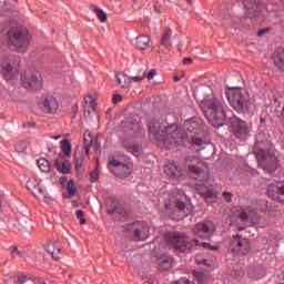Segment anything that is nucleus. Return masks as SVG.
<instances>
[{
	"label": "nucleus",
	"mask_w": 284,
	"mask_h": 284,
	"mask_svg": "<svg viewBox=\"0 0 284 284\" xmlns=\"http://www.w3.org/2000/svg\"><path fill=\"white\" fill-rule=\"evenodd\" d=\"M232 126L236 139H240L241 141H245V139H247V134H250V125H247L246 121L234 116L232 120Z\"/></svg>",
	"instance_id": "nucleus-9"
},
{
	"label": "nucleus",
	"mask_w": 284,
	"mask_h": 284,
	"mask_svg": "<svg viewBox=\"0 0 284 284\" xmlns=\"http://www.w3.org/2000/svg\"><path fill=\"white\" fill-rule=\"evenodd\" d=\"M13 230L14 232H23V230H26V221H17L13 224Z\"/></svg>",
	"instance_id": "nucleus-37"
},
{
	"label": "nucleus",
	"mask_w": 284,
	"mask_h": 284,
	"mask_svg": "<svg viewBox=\"0 0 284 284\" xmlns=\"http://www.w3.org/2000/svg\"><path fill=\"white\" fill-rule=\"evenodd\" d=\"M245 10L248 12H260L261 7L258 6V0H245Z\"/></svg>",
	"instance_id": "nucleus-24"
},
{
	"label": "nucleus",
	"mask_w": 284,
	"mask_h": 284,
	"mask_svg": "<svg viewBox=\"0 0 284 284\" xmlns=\"http://www.w3.org/2000/svg\"><path fill=\"white\" fill-rule=\"evenodd\" d=\"M133 230V236L135 241H148L150 237V230L143 223H134Z\"/></svg>",
	"instance_id": "nucleus-15"
},
{
	"label": "nucleus",
	"mask_w": 284,
	"mask_h": 284,
	"mask_svg": "<svg viewBox=\"0 0 284 284\" xmlns=\"http://www.w3.org/2000/svg\"><path fill=\"white\" fill-rule=\"evenodd\" d=\"M11 256H13V257L21 256V252H19V247L13 246L11 248Z\"/></svg>",
	"instance_id": "nucleus-48"
},
{
	"label": "nucleus",
	"mask_w": 284,
	"mask_h": 284,
	"mask_svg": "<svg viewBox=\"0 0 284 284\" xmlns=\"http://www.w3.org/2000/svg\"><path fill=\"white\" fill-rule=\"evenodd\" d=\"M143 79H145V71H143L140 75L132 77L131 81H134V83H141Z\"/></svg>",
	"instance_id": "nucleus-42"
},
{
	"label": "nucleus",
	"mask_w": 284,
	"mask_h": 284,
	"mask_svg": "<svg viewBox=\"0 0 284 284\" xmlns=\"http://www.w3.org/2000/svg\"><path fill=\"white\" fill-rule=\"evenodd\" d=\"M17 152H26L28 150V142H19L16 144Z\"/></svg>",
	"instance_id": "nucleus-41"
},
{
	"label": "nucleus",
	"mask_w": 284,
	"mask_h": 284,
	"mask_svg": "<svg viewBox=\"0 0 284 284\" xmlns=\"http://www.w3.org/2000/svg\"><path fill=\"white\" fill-rule=\"evenodd\" d=\"M19 63H21V59L19 58H17L13 63L12 62L2 63V74L8 83H10V81H14V79L19 77Z\"/></svg>",
	"instance_id": "nucleus-8"
},
{
	"label": "nucleus",
	"mask_w": 284,
	"mask_h": 284,
	"mask_svg": "<svg viewBox=\"0 0 284 284\" xmlns=\"http://www.w3.org/2000/svg\"><path fill=\"white\" fill-rule=\"evenodd\" d=\"M204 112V116L213 128H223L225 125V112L223 111V102L214 95H206L200 103Z\"/></svg>",
	"instance_id": "nucleus-2"
},
{
	"label": "nucleus",
	"mask_w": 284,
	"mask_h": 284,
	"mask_svg": "<svg viewBox=\"0 0 284 284\" xmlns=\"http://www.w3.org/2000/svg\"><path fill=\"white\" fill-rule=\"evenodd\" d=\"M256 159L258 162V166L266 172L273 170L274 162L276 161V158H274V155L265 151H256Z\"/></svg>",
	"instance_id": "nucleus-11"
},
{
	"label": "nucleus",
	"mask_w": 284,
	"mask_h": 284,
	"mask_svg": "<svg viewBox=\"0 0 284 284\" xmlns=\"http://www.w3.org/2000/svg\"><path fill=\"white\" fill-rule=\"evenodd\" d=\"M109 168L114 174L123 169L130 172V170H132V163L125 162L123 158H109Z\"/></svg>",
	"instance_id": "nucleus-14"
},
{
	"label": "nucleus",
	"mask_w": 284,
	"mask_h": 284,
	"mask_svg": "<svg viewBox=\"0 0 284 284\" xmlns=\"http://www.w3.org/2000/svg\"><path fill=\"white\" fill-rule=\"evenodd\" d=\"M129 174H132V164L130 172H128L126 169H119V171H116L115 173V176H119L120 179H125V176H129Z\"/></svg>",
	"instance_id": "nucleus-38"
},
{
	"label": "nucleus",
	"mask_w": 284,
	"mask_h": 284,
	"mask_svg": "<svg viewBox=\"0 0 284 284\" xmlns=\"http://www.w3.org/2000/svg\"><path fill=\"white\" fill-rule=\"evenodd\" d=\"M264 204L267 206V202H264Z\"/></svg>",
	"instance_id": "nucleus-62"
},
{
	"label": "nucleus",
	"mask_w": 284,
	"mask_h": 284,
	"mask_svg": "<svg viewBox=\"0 0 284 284\" xmlns=\"http://www.w3.org/2000/svg\"><path fill=\"white\" fill-rule=\"evenodd\" d=\"M55 166L61 174H70V170H72V164L68 160L62 162V164L55 163Z\"/></svg>",
	"instance_id": "nucleus-30"
},
{
	"label": "nucleus",
	"mask_w": 284,
	"mask_h": 284,
	"mask_svg": "<svg viewBox=\"0 0 284 284\" xmlns=\"http://www.w3.org/2000/svg\"><path fill=\"white\" fill-rule=\"evenodd\" d=\"M159 270L165 272L172 270V257L170 255H162L158 257Z\"/></svg>",
	"instance_id": "nucleus-17"
},
{
	"label": "nucleus",
	"mask_w": 284,
	"mask_h": 284,
	"mask_svg": "<svg viewBox=\"0 0 284 284\" xmlns=\"http://www.w3.org/2000/svg\"><path fill=\"white\" fill-rule=\"evenodd\" d=\"M92 143H94V138L92 136V132L85 131L84 132V148L87 154H90V148H92Z\"/></svg>",
	"instance_id": "nucleus-28"
},
{
	"label": "nucleus",
	"mask_w": 284,
	"mask_h": 284,
	"mask_svg": "<svg viewBox=\"0 0 284 284\" xmlns=\"http://www.w3.org/2000/svg\"><path fill=\"white\" fill-rule=\"evenodd\" d=\"M185 165L189 168L190 172L193 174H196L197 176H201V174H205L206 179L203 183H197L195 185L197 192L203 196L204 199H212L216 196L214 191L210 189V174L207 171V164L205 162L201 161L197 156H189L185 160Z\"/></svg>",
	"instance_id": "nucleus-3"
},
{
	"label": "nucleus",
	"mask_w": 284,
	"mask_h": 284,
	"mask_svg": "<svg viewBox=\"0 0 284 284\" xmlns=\"http://www.w3.org/2000/svg\"><path fill=\"white\" fill-rule=\"evenodd\" d=\"M187 1V3H192V0H186Z\"/></svg>",
	"instance_id": "nucleus-60"
},
{
	"label": "nucleus",
	"mask_w": 284,
	"mask_h": 284,
	"mask_svg": "<svg viewBox=\"0 0 284 284\" xmlns=\"http://www.w3.org/2000/svg\"><path fill=\"white\" fill-rule=\"evenodd\" d=\"M173 80L176 82V81H181V78L180 77H174Z\"/></svg>",
	"instance_id": "nucleus-58"
},
{
	"label": "nucleus",
	"mask_w": 284,
	"mask_h": 284,
	"mask_svg": "<svg viewBox=\"0 0 284 284\" xmlns=\"http://www.w3.org/2000/svg\"><path fill=\"white\" fill-rule=\"evenodd\" d=\"M97 163H98L97 170H94L90 173L91 183H95V181H99V171H98L99 170V160H97Z\"/></svg>",
	"instance_id": "nucleus-39"
},
{
	"label": "nucleus",
	"mask_w": 284,
	"mask_h": 284,
	"mask_svg": "<svg viewBox=\"0 0 284 284\" xmlns=\"http://www.w3.org/2000/svg\"><path fill=\"white\" fill-rule=\"evenodd\" d=\"M32 194L36 199H39V201H48V191H45L44 187H38L36 191H32Z\"/></svg>",
	"instance_id": "nucleus-32"
},
{
	"label": "nucleus",
	"mask_w": 284,
	"mask_h": 284,
	"mask_svg": "<svg viewBox=\"0 0 284 284\" xmlns=\"http://www.w3.org/2000/svg\"><path fill=\"white\" fill-rule=\"evenodd\" d=\"M215 230L216 227L212 221H204L194 226L193 233L200 239H210V235L214 234Z\"/></svg>",
	"instance_id": "nucleus-10"
},
{
	"label": "nucleus",
	"mask_w": 284,
	"mask_h": 284,
	"mask_svg": "<svg viewBox=\"0 0 284 284\" xmlns=\"http://www.w3.org/2000/svg\"><path fill=\"white\" fill-rule=\"evenodd\" d=\"M176 206L180 210V212H182V219H185V216H187V213L190 212V209L181 200H176Z\"/></svg>",
	"instance_id": "nucleus-34"
},
{
	"label": "nucleus",
	"mask_w": 284,
	"mask_h": 284,
	"mask_svg": "<svg viewBox=\"0 0 284 284\" xmlns=\"http://www.w3.org/2000/svg\"><path fill=\"white\" fill-rule=\"evenodd\" d=\"M24 283H28V275L26 274L18 275V284H24Z\"/></svg>",
	"instance_id": "nucleus-45"
},
{
	"label": "nucleus",
	"mask_w": 284,
	"mask_h": 284,
	"mask_svg": "<svg viewBox=\"0 0 284 284\" xmlns=\"http://www.w3.org/2000/svg\"><path fill=\"white\" fill-rule=\"evenodd\" d=\"M67 190L69 192L70 199L77 194V187H74V181L70 180L67 184Z\"/></svg>",
	"instance_id": "nucleus-36"
},
{
	"label": "nucleus",
	"mask_w": 284,
	"mask_h": 284,
	"mask_svg": "<svg viewBox=\"0 0 284 284\" xmlns=\"http://www.w3.org/2000/svg\"><path fill=\"white\" fill-rule=\"evenodd\" d=\"M75 214H77V216H78V219H79V221H80V224H81V225H85L87 221L83 219V211L78 210V211L75 212Z\"/></svg>",
	"instance_id": "nucleus-43"
},
{
	"label": "nucleus",
	"mask_w": 284,
	"mask_h": 284,
	"mask_svg": "<svg viewBox=\"0 0 284 284\" xmlns=\"http://www.w3.org/2000/svg\"><path fill=\"white\" fill-rule=\"evenodd\" d=\"M118 83L120 88H130L131 85V78L123 74V73H118L116 75Z\"/></svg>",
	"instance_id": "nucleus-27"
},
{
	"label": "nucleus",
	"mask_w": 284,
	"mask_h": 284,
	"mask_svg": "<svg viewBox=\"0 0 284 284\" xmlns=\"http://www.w3.org/2000/svg\"><path fill=\"white\" fill-rule=\"evenodd\" d=\"M151 41L150 36H139L135 38V48H138V50H148Z\"/></svg>",
	"instance_id": "nucleus-18"
},
{
	"label": "nucleus",
	"mask_w": 284,
	"mask_h": 284,
	"mask_svg": "<svg viewBox=\"0 0 284 284\" xmlns=\"http://www.w3.org/2000/svg\"><path fill=\"white\" fill-rule=\"evenodd\" d=\"M193 276H194V278H195L199 283H201V281H203V274H202L201 272H195V273L193 274Z\"/></svg>",
	"instance_id": "nucleus-50"
},
{
	"label": "nucleus",
	"mask_w": 284,
	"mask_h": 284,
	"mask_svg": "<svg viewBox=\"0 0 284 284\" xmlns=\"http://www.w3.org/2000/svg\"><path fill=\"white\" fill-rule=\"evenodd\" d=\"M74 163H75L77 170H81V165H83V159L75 155L74 156Z\"/></svg>",
	"instance_id": "nucleus-44"
},
{
	"label": "nucleus",
	"mask_w": 284,
	"mask_h": 284,
	"mask_svg": "<svg viewBox=\"0 0 284 284\" xmlns=\"http://www.w3.org/2000/svg\"><path fill=\"white\" fill-rule=\"evenodd\" d=\"M240 219L242 221H251L254 225H258L260 227H265L268 223L258 212L250 209H240Z\"/></svg>",
	"instance_id": "nucleus-7"
},
{
	"label": "nucleus",
	"mask_w": 284,
	"mask_h": 284,
	"mask_svg": "<svg viewBox=\"0 0 284 284\" xmlns=\"http://www.w3.org/2000/svg\"><path fill=\"white\" fill-rule=\"evenodd\" d=\"M121 101H123V97H121V94H115L113 97V103H121Z\"/></svg>",
	"instance_id": "nucleus-51"
},
{
	"label": "nucleus",
	"mask_w": 284,
	"mask_h": 284,
	"mask_svg": "<svg viewBox=\"0 0 284 284\" xmlns=\"http://www.w3.org/2000/svg\"><path fill=\"white\" fill-rule=\"evenodd\" d=\"M61 150L64 156H70L72 154V143H70V140L64 139L61 141Z\"/></svg>",
	"instance_id": "nucleus-29"
},
{
	"label": "nucleus",
	"mask_w": 284,
	"mask_h": 284,
	"mask_svg": "<svg viewBox=\"0 0 284 284\" xmlns=\"http://www.w3.org/2000/svg\"><path fill=\"white\" fill-rule=\"evenodd\" d=\"M85 110H94L97 108V94H88L84 98Z\"/></svg>",
	"instance_id": "nucleus-26"
},
{
	"label": "nucleus",
	"mask_w": 284,
	"mask_h": 284,
	"mask_svg": "<svg viewBox=\"0 0 284 284\" xmlns=\"http://www.w3.org/2000/svg\"><path fill=\"white\" fill-rule=\"evenodd\" d=\"M156 75V69H152L148 74L145 73V77L149 81H152Z\"/></svg>",
	"instance_id": "nucleus-46"
},
{
	"label": "nucleus",
	"mask_w": 284,
	"mask_h": 284,
	"mask_svg": "<svg viewBox=\"0 0 284 284\" xmlns=\"http://www.w3.org/2000/svg\"><path fill=\"white\" fill-rule=\"evenodd\" d=\"M165 205H166V209L169 210L170 209V204L166 203Z\"/></svg>",
	"instance_id": "nucleus-59"
},
{
	"label": "nucleus",
	"mask_w": 284,
	"mask_h": 284,
	"mask_svg": "<svg viewBox=\"0 0 284 284\" xmlns=\"http://www.w3.org/2000/svg\"><path fill=\"white\" fill-rule=\"evenodd\" d=\"M174 196H183V192L179 189H175L172 193V199H174Z\"/></svg>",
	"instance_id": "nucleus-52"
},
{
	"label": "nucleus",
	"mask_w": 284,
	"mask_h": 284,
	"mask_svg": "<svg viewBox=\"0 0 284 284\" xmlns=\"http://www.w3.org/2000/svg\"><path fill=\"white\" fill-rule=\"evenodd\" d=\"M38 168L41 172H44L45 174L52 172V164H50V161H48L45 158H41L38 160Z\"/></svg>",
	"instance_id": "nucleus-23"
},
{
	"label": "nucleus",
	"mask_w": 284,
	"mask_h": 284,
	"mask_svg": "<svg viewBox=\"0 0 284 284\" xmlns=\"http://www.w3.org/2000/svg\"><path fill=\"white\" fill-rule=\"evenodd\" d=\"M91 12H93V14L97 16V18L99 19V21H101V23H105V21H108V14H105L102 9H100L97 6H91L90 7Z\"/></svg>",
	"instance_id": "nucleus-25"
},
{
	"label": "nucleus",
	"mask_w": 284,
	"mask_h": 284,
	"mask_svg": "<svg viewBox=\"0 0 284 284\" xmlns=\"http://www.w3.org/2000/svg\"><path fill=\"white\" fill-rule=\"evenodd\" d=\"M52 139H54V141H59V139H61V135H54L52 136Z\"/></svg>",
	"instance_id": "nucleus-56"
},
{
	"label": "nucleus",
	"mask_w": 284,
	"mask_h": 284,
	"mask_svg": "<svg viewBox=\"0 0 284 284\" xmlns=\"http://www.w3.org/2000/svg\"><path fill=\"white\" fill-rule=\"evenodd\" d=\"M169 245L175 247L178 252H182L184 254H190L194 250V247H205L207 250H213L216 252L219 246H212L211 243L200 242L199 240H190L187 235L180 233H172L168 236Z\"/></svg>",
	"instance_id": "nucleus-4"
},
{
	"label": "nucleus",
	"mask_w": 284,
	"mask_h": 284,
	"mask_svg": "<svg viewBox=\"0 0 284 284\" xmlns=\"http://www.w3.org/2000/svg\"><path fill=\"white\" fill-rule=\"evenodd\" d=\"M191 143H192V146L194 148V150L196 152H201V150H203V148H205V142L201 139V138H193L191 135Z\"/></svg>",
	"instance_id": "nucleus-31"
},
{
	"label": "nucleus",
	"mask_w": 284,
	"mask_h": 284,
	"mask_svg": "<svg viewBox=\"0 0 284 284\" xmlns=\"http://www.w3.org/2000/svg\"><path fill=\"white\" fill-rule=\"evenodd\" d=\"M22 83L24 88H29V90H39L43 88V78H41L39 73H29L22 77Z\"/></svg>",
	"instance_id": "nucleus-12"
},
{
	"label": "nucleus",
	"mask_w": 284,
	"mask_h": 284,
	"mask_svg": "<svg viewBox=\"0 0 284 284\" xmlns=\"http://www.w3.org/2000/svg\"><path fill=\"white\" fill-rule=\"evenodd\" d=\"M122 128H124V132L129 134V136H136V130L139 128V124L135 122H122Z\"/></svg>",
	"instance_id": "nucleus-22"
},
{
	"label": "nucleus",
	"mask_w": 284,
	"mask_h": 284,
	"mask_svg": "<svg viewBox=\"0 0 284 284\" xmlns=\"http://www.w3.org/2000/svg\"><path fill=\"white\" fill-rule=\"evenodd\" d=\"M274 63L280 70H284V49H278L273 54Z\"/></svg>",
	"instance_id": "nucleus-21"
},
{
	"label": "nucleus",
	"mask_w": 284,
	"mask_h": 284,
	"mask_svg": "<svg viewBox=\"0 0 284 284\" xmlns=\"http://www.w3.org/2000/svg\"><path fill=\"white\" fill-rule=\"evenodd\" d=\"M41 185V180H38L36 178L31 179L27 183V187L30 190V187H39Z\"/></svg>",
	"instance_id": "nucleus-40"
},
{
	"label": "nucleus",
	"mask_w": 284,
	"mask_h": 284,
	"mask_svg": "<svg viewBox=\"0 0 284 284\" xmlns=\"http://www.w3.org/2000/svg\"><path fill=\"white\" fill-rule=\"evenodd\" d=\"M192 62H193L192 58H185L183 60L184 65H191Z\"/></svg>",
	"instance_id": "nucleus-54"
},
{
	"label": "nucleus",
	"mask_w": 284,
	"mask_h": 284,
	"mask_svg": "<svg viewBox=\"0 0 284 284\" xmlns=\"http://www.w3.org/2000/svg\"><path fill=\"white\" fill-rule=\"evenodd\" d=\"M8 37L10 45H13L17 50H21V48H26V45L30 43L28 31L19 27L11 28L8 32Z\"/></svg>",
	"instance_id": "nucleus-6"
},
{
	"label": "nucleus",
	"mask_w": 284,
	"mask_h": 284,
	"mask_svg": "<svg viewBox=\"0 0 284 284\" xmlns=\"http://www.w3.org/2000/svg\"><path fill=\"white\" fill-rule=\"evenodd\" d=\"M234 250L235 252H237V254H242V256H245V254L250 253V241L246 239L240 240Z\"/></svg>",
	"instance_id": "nucleus-19"
},
{
	"label": "nucleus",
	"mask_w": 284,
	"mask_h": 284,
	"mask_svg": "<svg viewBox=\"0 0 284 284\" xmlns=\"http://www.w3.org/2000/svg\"><path fill=\"white\" fill-rule=\"evenodd\" d=\"M164 172L170 179H178V176H181V171L174 162H169L166 165H164Z\"/></svg>",
	"instance_id": "nucleus-16"
},
{
	"label": "nucleus",
	"mask_w": 284,
	"mask_h": 284,
	"mask_svg": "<svg viewBox=\"0 0 284 284\" xmlns=\"http://www.w3.org/2000/svg\"><path fill=\"white\" fill-rule=\"evenodd\" d=\"M196 263L201 264L202 262H199V258H196Z\"/></svg>",
	"instance_id": "nucleus-61"
},
{
	"label": "nucleus",
	"mask_w": 284,
	"mask_h": 284,
	"mask_svg": "<svg viewBox=\"0 0 284 284\" xmlns=\"http://www.w3.org/2000/svg\"><path fill=\"white\" fill-rule=\"evenodd\" d=\"M175 284H194V282L187 280L186 277H182L175 282Z\"/></svg>",
	"instance_id": "nucleus-47"
},
{
	"label": "nucleus",
	"mask_w": 284,
	"mask_h": 284,
	"mask_svg": "<svg viewBox=\"0 0 284 284\" xmlns=\"http://www.w3.org/2000/svg\"><path fill=\"white\" fill-rule=\"evenodd\" d=\"M223 197L226 201V203H231L232 202V193L231 192H224L223 193Z\"/></svg>",
	"instance_id": "nucleus-49"
},
{
	"label": "nucleus",
	"mask_w": 284,
	"mask_h": 284,
	"mask_svg": "<svg viewBox=\"0 0 284 284\" xmlns=\"http://www.w3.org/2000/svg\"><path fill=\"white\" fill-rule=\"evenodd\" d=\"M0 97H2V99H8L9 97L8 91H6V89L0 90Z\"/></svg>",
	"instance_id": "nucleus-53"
},
{
	"label": "nucleus",
	"mask_w": 284,
	"mask_h": 284,
	"mask_svg": "<svg viewBox=\"0 0 284 284\" xmlns=\"http://www.w3.org/2000/svg\"><path fill=\"white\" fill-rule=\"evenodd\" d=\"M47 252L48 254H50L52 256V258L57 260V258H61V246H59V244H57V242H52L48 245L47 247Z\"/></svg>",
	"instance_id": "nucleus-20"
},
{
	"label": "nucleus",
	"mask_w": 284,
	"mask_h": 284,
	"mask_svg": "<svg viewBox=\"0 0 284 284\" xmlns=\"http://www.w3.org/2000/svg\"><path fill=\"white\" fill-rule=\"evenodd\" d=\"M144 284H154V281L144 280Z\"/></svg>",
	"instance_id": "nucleus-57"
},
{
	"label": "nucleus",
	"mask_w": 284,
	"mask_h": 284,
	"mask_svg": "<svg viewBox=\"0 0 284 284\" xmlns=\"http://www.w3.org/2000/svg\"><path fill=\"white\" fill-rule=\"evenodd\" d=\"M129 152H132L134 156L141 155V146L139 144H131L128 146Z\"/></svg>",
	"instance_id": "nucleus-35"
},
{
	"label": "nucleus",
	"mask_w": 284,
	"mask_h": 284,
	"mask_svg": "<svg viewBox=\"0 0 284 284\" xmlns=\"http://www.w3.org/2000/svg\"><path fill=\"white\" fill-rule=\"evenodd\" d=\"M266 30H261L257 32V37H263V34H265Z\"/></svg>",
	"instance_id": "nucleus-55"
},
{
	"label": "nucleus",
	"mask_w": 284,
	"mask_h": 284,
	"mask_svg": "<svg viewBox=\"0 0 284 284\" xmlns=\"http://www.w3.org/2000/svg\"><path fill=\"white\" fill-rule=\"evenodd\" d=\"M227 99L236 112L242 114L250 112V93L245 89H231L227 93Z\"/></svg>",
	"instance_id": "nucleus-5"
},
{
	"label": "nucleus",
	"mask_w": 284,
	"mask_h": 284,
	"mask_svg": "<svg viewBox=\"0 0 284 284\" xmlns=\"http://www.w3.org/2000/svg\"><path fill=\"white\" fill-rule=\"evenodd\" d=\"M201 119L195 118L184 122V131L185 135L181 134V128L178 124H165L163 122H159V120H151L149 123V132L150 138L155 139L160 143H163L165 148L169 150H174V148H183L187 139L192 132L194 134H199V130H201Z\"/></svg>",
	"instance_id": "nucleus-1"
},
{
	"label": "nucleus",
	"mask_w": 284,
	"mask_h": 284,
	"mask_svg": "<svg viewBox=\"0 0 284 284\" xmlns=\"http://www.w3.org/2000/svg\"><path fill=\"white\" fill-rule=\"evenodd\" d=\"M39 106L42 108L47 114H52L58 108L57 98L52 95H42L39 101Z\"/></svg>",
	"instance_id": "nucleus-13"
},
{
	"label": "nucleus",
	"mask_w": 284,
	"mask_h": 284,
	"mask_svg": "<svg viewBox=\"0 0 284 284\" xmlns=\"http://www.w3.org/2000/svg\"><path fill=\"white\" fill-rule=\"evenodd\" d=\"M170 39H172V29L166 28L163 32L160 44L168 45L170 43Z\"/></svg>",
	"instance_id": "nucleus-33"
}]
</instances>
